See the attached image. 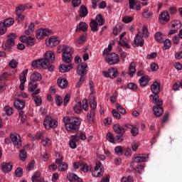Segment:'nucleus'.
Listing matches in <instances>:
<instances>
[{
    "label": "nucleus",
    "mask_w": 182,
    "mask_h": 182,
    "mask_svg": "<svg viewBox=\"0 0 182 182\" xmlns=\"http://www.w3.org/2000/svg\"><path fill=\"white\" fill-rule=\"evenodd\" d=\"M57 84L60 88L66 89L68 85V82L66 79L60 77L58 79Z\"/></svg>",
    "instance_id": "obj_22"
},
{
    "label": "nucleus",
    "mask_w": 182,
    "mask_h": 182,
    "mask_svg": "<svg viewBox=\"0 0 182 182\" xmlns=\"http://www.w3.org/2000/svg\"><path fill=\"white\" fill-rule=\"evenodd\" d=\"M47 64H49L50 61H54L55 60V55L52 51H47L44 55L43 59Z\"/></svg>",
    "instance_id": "obj_18"
},
{
    "label": "nucleus",
    "mask_w": 182,
    "mask_h": 182,
    "mask_svg": "<svg viewBox=\"0 0 182 182\" xmlns=\"http://www.w3.org/2000/svg\"><path fill=\"white\" fill-rule=\"evenodd\" d=\"M32 97L36 105L37 106H41V105L42 104L41 97L40 95H38V96H33Z\"/></svg>",
    "instance_id": "obj_43"
},
{
    "label": "nucleus",
    "mask_w": 182,
    "mask_h": 182,
    "mask_svg": "<svg viewBox=\"0 0 182 182\" xmlns=\"http://www.w3.org/2000/svg\"><path fill=\"white\" fill-rule=\"evenodd\" d=\"M119 74L118 70L117 68H109L107 72L104 71L103 75L105 77H109L111 79H115L117 77V75Z\"/></svg>",
    "instance_id": "obj_9"
},
{
    "label": "nucleus",
    "mask_w": 182,
    "mask_h": 182,
    "mask_svg": "<svg viewBox=\"0 0 182 182\" xmlns=\"http://www.w3.org/2000/svg\"><path fill=\"white\" fill-rule=\"evenodd\" d=\"M82 109H83L85 112L88 111L89 106L87 103V99H84L82 104Z\"/></svg>",
    "instance_id": "obj_51"
},
{
    "label": "nucleus",
    "mask_w": 182,
    "mask_h": 182,
    "mask_svg": "<svg viewBox=\"0 0 182 182\" xmlns=\"http://www.w3.org/2000/svg\"><path fill=\"white\" fill-rule=\"evenodd\" d=\"M85 41H86V38H85V36L84 35H81L80 36V38L77 39V43L79 45H82V44H84Z\"/></svg>",
    "instance_id": "obj_57"
},
{
    "label": "nucleus",
    "mask_w": 182,
    "mask_h": 182,
    "mask_svg": "<svg viewBox=\"0 0 182 182\" xmlns=\"http://www.w3.org/2000/svg\"><path fill=\"white\" fill-rule=\"evenodd\" d=\"M106 62L109 65H115L119 62V56L115 53H111L107 54V57L105 58Z\"/></svg>",
    "instance_id": "obj_7"
},
{
    "label": "nucleus",
    "mask_w": 182,
    "mask_h": 182,
    "mask_svg": "<svg viewBox=\"0 0 182 182\" xmlns=\"http://www.w3.org/2000/svg\"><path fill=\"white\" fill-rule=\"evenodd\" d=\"M153 102L154 105H156L153 107V111H154V114L157 117H161V115L164 112V109L161 107V105H163V102L161 100H159V99H157L156 101H154V100H153Z\"/></svg>",
    "instance_id": "obj_6"
},
{
    "label": "nucleus",
    "mask_w": 182,
    "mask_h": 182,
    "mask_svg": "<svg viewBox=\"0 0 182 182\" xmlns=\"http://www.w3.org/2000/svg\"><path fill=\"white\" fill-rule=\"evenodd\" d=\"M60 43V40L58 39V37L55 36H50L48 41H46V45L48 47L50 48H53L57 46Z\"/></svg>",
    "instance_id": "obj_13"
},
{
    "label": "nucleus",
    "mask_w": 182,
    "mask_h": 182,
    "mask_svg": "<svg viewBox=\"0 0 182 182\" xmlns=\"http://www.w3.org/2000/svg\"><path fill=\"white\" fill-rule=\"evenodd\" d=\"M154 38L158 43H163L164 41V36L161 32H157L154 36Z\"/></svg>",
    "instance_id": "obj_32"
},
{
    "label": "nucleus",
    "mask_w": 182,
    "mask_h": 182,
    "mask_svg": "<svg viewBox=\"0 0 182 182\" xmlns=\"http://www.w3.org/2000/svg\"><path fill=\"white\" fill-rule=\"evenodd\" d=\"M112 116L117 119H119L121 117L120 114L117 111V109L112 110Z\"/></svg>",
    "instance_id": "obj_63"
},
{
    "label": "nucleus",
    "mask_w": 182,
    "mask_h": 182,
    "mask_svg": "<svg viewBox=\"0 0 182 182\" xmlns=\"http://www.w3.org/2000/svg\"><path fill=\"white\" fill-rule=\"evenodd\" d=\"M43 135V133L42 132H38L35 136H33L31 134H28V136L30 138H32L33 141H36V139L39 140L41 139L42 136Z\"/></svg>",
    "instance_id": "obj_37"
},
{
    "label": "nucleus",
    "mask_w": 182,
    "mask_h": 182,
    "mask_svg": "<svg viewBox=\"0 0 182 182\" xmlns=\"http://www.w3.org/2000/svg\"><path fill=\"white\" fill-rule=\"evenodd\" d=\"M65 124V127L68 132H75L79 129V126L81 124V119L75 117L65 116L63 119Z\"/></svg>",
    "instance_id": "obj_1"
},
{
    "label": "nucleus",
    "mask_w": 182,
    "mask_h": 182,
    "mask_svg": "<svg viewBox=\"0 0 182 182\" xmlns=\"http://www.w3.org/2000/svg\"><path fill=\"white\" fill-rule=\"evenodd\" d=\"M13 168V164L11 162H2L1 169L4 173H8L11 171Z\"/></svg>",
    "instance_id": "obj_16"
},
{
    "label": "nucleus",
    "mask_w": 182,
    "mask_h": 182,
    "mask_svg": "<svg viewBox=\"0 0 182 182\" xmlns=\"http://www.w3.org/2000/svg\"><path fill=\"white\" fill-rule=\"evenodd\" d=\"M14 23V20L12 18H6L4 22L1 23V27L5 26L6 28H9Z\"/></svg>",
    "instance_id": "obj_26"
},
{
    "label": "nucleus",
    "mask_w": 182,
    "mask_h": 182,
    "mask_svg": "<svg viewBox=\"0 0 182 182\" xmlns=\"http://www.w3.org/2000/svg\"><path fill=\"white\" fill-rule=\"evenodd\" d=\"M144 45V40L143 39L141 32H139L135 36V39L134 41V46L136 47H143Z\"/></svg>",
    "instance_id": "obj_10"
},
{
    "label": "nucleus",
    "mask_w": 182,
    "mask_h": 182,
    "mask_svg": "<svg viewBox=\"0 0 182 182\" xmlns=\"http://www.w3.org/2000/svg\"><path fill=\"white\" fill-rule=\"evenodd\" d=\"M82 110V102H79L74 107V111L77 114L81 113Z\"/></svg>",
    "instance_id": "obj_41"
},
{
    "label": "nucleus",
    "mask_w": 182,
    "mask_h": 182,
    "mask_svg": "<svg viewBox=\"0 0 182 182\" xmlns=\"http://www.w3.org/2000/svg\"><path fill=\"white\" fill-rule=\"evenodd\" d=\"M106 138L109 142H111V143L114 142L115 138L113 136V135L111 132H108L107 134Z\"/></svg>",
    "instance_id": "obj_53"
},
{
    "label": "nucleus",
    "mask_w": 182,
    "mask_h": 182,
    "mask_svg": "<svg viewBox=\"0 0 182 182\" xmlns=\"http://www.w3.org/2000/svg\"><path fill=\"white\" fill-rule=\"evenodd\" d=\"M40 176H41L40 171H36V173H34L32 177V182H41V181L40 180Z\"/></svg>",
    "instance_id": "obj_39"
},
{
    "label": "nucleus",
    "mask_w": 182,
    "mask_h": 182,
    "mask_svg": "<svg viewBox=\"0 0 182 182\" xmlns=\"http://www.w3.org/2000/svg\"><path fill=\"white\" fill-rule=\"evenodd\" d=\"M26 105L25 101L21 99H16L14 102V107L16 109L21 110Z\"/></svg>",
    "instance_id": "obj_21"
},
{
    "label": "nucleus",
    "mask_w": 182,
    "mask_h": 182,
    "mask_svg": "<svg viewBox=\"0 0 182 182\" xmlns=\"http://www.w3.org/2000/svg\"><path fill=\"white\" fill-rule=\"evenodd\" d=\"M80 75V77L77 85V87H80L82 86V84L85 81V75Z\"/></svg>",
    "instance_id": "obj_52"
},
{
    "label": "nucleus",
    "mask_w": 182,
    "mask_h": 182,
    "mask_svg": "<svg viewBox=\"0 0 182 182\" xmlns=\"http://www.w3.org/2000/svg\"><path fill=\"white\" fill-rule=\"evenodd\" d=\"M164 45L165 50L169 49L171 47V40L166 39V40L164 41Z\"/></svg>",
    "instance_id": "obj_48"
},
{
    "label": "nucleus",
    "mask_w": 182,
    "mask_h": 182,
    "mask_svg": "<svg viewBox=\"0 0 182 182\" xmlns=\"http://www.w3.org/2000/svg\"><path fill=\"white\" fill-rule=\"evenodd\" d=\"M146 158L145 156L139 155L134 158V161L135 163H142L146 162Z\"/></svg>",
    "instance_id": "obj_36"
},
{
    "label": "nucleus",
    "mask_w": 182,
    "mask_h": 182,
    "mask_svg": "<svg viewBox=\"0 0 182 182\" xmlns=\"http://www.w3.org/2000/svg\"><path fill=\"white\" fill-rule=\"evenodd\" d=\"M16 38V35L15 33H10L7 36V41L6 42V47L11 50V48L14 46L15 39Z\"/></svg>",
    "instance_id": "obj_11"
},
{
    "label": "nucleus",
    "mask_w": 182,
    "mask_h": 182,
    "mask_svg": "<svg viewBox=\"0 0 182 182\" xmlns=\"http://www.w3.org/2000/svg\"><path fill=\"white\" fill-rule=\"evenodd\" d=\"M122 182H134V177L128 176L127 177H122Z\"/></svg>",
    "instance_id": "obj_54"
},
{
    "label": "nucleus",
    "mask_w": 182,
    "mask_h": 182,
    "mask_svg": "<svg viewBox=\"0 0 182 182\" xmlns=\"http://www.w3.org/2000/svg\"><path fill=\"white\" fill-rule=\"evenodd\" d=\"M43 125L47 130H49L51 128L53 129L56 128L58 125V122L56 121L55 119H53L49 115H47L45 117Z\"/></svg>",
    "instance_id": "obj_4"
},
{
    "label": "nucleus",
    "mask_w": 182,
    "mask_h": 182,
    "mask_svg": "<svg viewBox=\"0 0 182 182\" xmlns=\"http://www.w3.org/2000/svg\"><path fill=\"white\" fill-rule=\"evenodd\" d=\"M149 82V80L147 75L143 76L139 80V84L142 87H146V85Z\"/></svg>",
    "instance_id": "obj_31"
},
{
    "label": "nucleus",
    "mask_w": 182,
    "mask_h": 182,
    "mask_svg": "<svg viewBox=\"0 0 182 182\" xmlns=\"http://www.w3.org/2000/svg\"><path fill=\"white\" fill-rule=\"evenodd\" d=\"M50 143H51V141H50V139H48L47 137L43 139V140L41 141V144L43 146H50Z\"/></svg>",
    "instance_id": "obj_47"
},
{
    "label": "nucleus",
    "mask_w": 182,
    "mask_h": 182,
    "mask_svg": "<svg viewBox=\"0 0 182 182\" xmlns=\"http://www.w3.org/2000/svg\"><path fill=\"white\" fill-rule=\"evenodd\" d=\"M72 69H73L72 64H68V65L61 64L60 67L59 68L60 72L63 73H67Z\"/></svg>",
    "instance_id": "obj_23"
},
{
    "label": "nucleus",
    "mask_w": 182,
    "mask_h": 182,
    "mask_svg": "<svg viewBox=\"0 0 182 182\" xmlns=\"http://www.w3.org/2000/svg\"><path fill=\"white\" fill-rule=\"evenodd\" d=\"M55 164L58 165V169L60 171H65L68 169V164L63 161V158H59L55 160Z\"/></svg>",
    "instance_id": "obj_15"
},
{
    "label": "nucleus",
    "mask_w": 182,
    "mask_h": 182,
    "mask_svg": "<svg viewBox=\"0 0 182 182\" xmlns=\"http://www.w3.org/2000/svg\"><path fill=\"white\" fill-rule=\"evenodd\" d=\"M136 70V66H135V63L132 62L129 66V75L131 77H133L134 75L135 74Z\"/></svg>",
    "instance_id": "obj_35"
},
{
    "label": "nucleus",
    "mask_w": 182,
    "mask_h": 182,
    "mask_svg": "<svg viewBox=\"0 0 182 182\" xmlns=\"http://www.w3.org/2000/svg\"><path fill=\"white\" fill-rule=\"evenodd\" d=\"M72 55L69 50V49L63 53V61L65 63H70L72 61Z\"/></svg>",
    "instance_id": "obj_17"
},
{
    "label": "nucleus",
    "mask_w": 182,
    "mask_h": 182,
    "mask_svg": "<svg viewBox=\"0 0 182 182\" xmlns=\"http://www.w3.org/2000/svg\"><path fill=\"white\" fill-rule=\"evenodd\" d=\"M159 20L164 22H168L170 20V15L167 11H164L161 13V14L159 16Z\"/></svg>",
    "instance_id": "obj_27"
},
{
    "label": "nucleus",
    "mask_w": 182,
    "mask_h": 182,
    "mask_svg": "<svg viewBox=\"0 0 182 182\" xmlns=\"http://www.w3.org/2000/svg\"><path fill=\"white\" fill-rule=\"evenodd\" d=\"M4 112L7 114L8 116H11L13 114V108L9 106L4 107Z\"/></svg>",
    "instance_id": "obj_55"
},
{
    "label": "nucleus",
    "mask_w": 182,
    "mask_h": 182,
    "mask_svg": "<svg viewBox=\"0 0 182 182\" xmlns=\"http://www.w3.org/2000/svg\"><path fill=\"white\" fill-rule=\"evenodd\" d=\"M115 153L118 156H122L124 154V148L121 146H117L114 149Z\"/></svg>",
    "instance_id": "obj_45"
},
{
    "label": "nucleus",
    "mask_w": 182,
    "mask_h": 182,
    "mask_svg": "<svg viewBox=\"0 0 182 182\" xmlns=\"http://www.w3.org/2000/svg\"><path fill=\"white\" fill-rule=\"evenodd\" d=\"M99 169H100V171L97 172V177H101L103 175V172L102 171V163L100 161H97L96 163V166H95L94 173H95V172L99 171Z\"/></svg>",
    "instance_id": "obj_29"
},
{
    "label": "nucleus",
    "mask_w": 182,
    "mask_h": 182,
    "mask_svg": "<svg viewBox=\"0 0 182 182\" xmlns=\"http://www.w3.org/2000/svg\"><path fill=\"white\" fill-rule=\"evenodd\" d=\"M133 21V18L131 17V16H124L123 18H122V22L126 23V24H128L131 22H132Z\"/></svg>",
    "instance_id": "obj_56"
},
{
    "label": "nucleus",
    "mask_w": 182,
    "mask_h": 182,
    "mask_svg": "<svg viewBox=\"0 0 182 182\" xmlns=\"http://www.w3.org/2000/svg\"><path fill=\"white\" fill-rule=\"evenodd\" d=\"M47 66V62L43 58H40L37 60H34L32 62V67L38 68L40 67L45 68Z\"/></svg>",
    "instance_id": "obj_14"
},
{
    "label": "nucleus",
    "mask_w": 182,
    "mask_h": 182,
    "mask_svg": "<svg viewBox=\"0 0 182 182\" xmlns=\"http://www.w3.org/2000/svg\"><path fill=\"white\" fill-rule=\"evenodd\" d=\"M97 102L93 97L91 99L90 110L87 113V122L89 124L92 125L95 123V114H96Z\"/></svg>",
    "instance_id": "obj_3"
},
{
    "label": "nucleus",
    "mask_w": 182,
    "mask_h": 182,
    "mask_svg": "<svg viewBox=\"0 0 182 182\" xmlns=\"http://www.w3.org/2000/svg\"><path fill=\"white\" fill-rule=\"evenodd\" d=\"M113 129L116 134H124L128 129H130L133 136H136L139 134V129L129 124H124L122 126L119 124H116Z\"/></svg>",
    "instance_id": "obj_2"
},
{
    "label": "nucleus",
    "mask_w": 182,
    "mask_h": 182,
    "mask_svg": "<svg viewBox=\"0 0 182 182\" xmlns=\"http://www.w3.org/2000/svg\"><path fill=\"white\" fill-rule=\"evenodd\" d=\"M153 15V13L150 11L149 9H145L144 12L143 13V16L145 18H149Z\"/></svg>",
    "instance_id": "obj_49"
},
{
    "label": "nucleus",
    "mask_w": 182,
    "mask_h": 182,
    "mask_svg": "<svg viewBox=\"0 0 182 182\" xmlns=\"http://www.w3.org/2000/svg\"><path fill=\"white\" fill-rule=\"evenodd\" d=\"M98 26L99 24L97 23V21L93 19L91 21L90 23V26L92 32H97L98 31Z\"/></svg>",
    "instance_id": "obj_30"
},
{
    "label": "nucleus",
    "mask_w": 182,
    "mask_h": 182,
    "mask_svg": "<svg viewBox=\"0 0 182 182\" xmlns=\"http://www.w3.org/2000/svg\"><path fill=\"white\" fill-rule=\"evenodd\" d=\"M87 68V65L86 63H82L80 66H78L77 72L79 75H86L87 70L86 68Z\"/></svg>",
    "instance_id": "obj_20"
},
{
    "label": "nucleus",
    "mask_w": 182,
    "mask_h": 182,
    "mask_svg": "<svg viewBox=\"0 0 182 182\" xmlns=\"http://www.w3.org/2000/svg\"><path fill=\"white\" fill-rule=\"evenodd\" d=\"M96 21H97V23L99 24V26H102L105 23V20L101 14L97 15Z\"/></svg>",
    "instance_id": "obj_42"
},
{
    "label": "nucleus",
    "mask_w": 182,
    "mask_h": 182,
    "mask_svg": "<svg viewBox=\"0 0 182 182\" xmlns=\"http://www.w3.org/2000/svg\"><path fill=\"white\" fill-rule=\"evenodd\" d=\"M88 14L87 8L85 5H82L80 8V16L85 18Z\"/></svg>",
    "instance_id": "obj_28"
},
{
    "label": "nucleus",
    "mask_w": 182,
    "mask_h": 182,
    "mask_svg": "<svg viewBox=\"0 0 182 182\" xmlns=\"http://www.w3.org/2000/svg\"><path fill=\"white\" fill-rule=\"evenodd\" d=\"M19 157L22 161H25L27 158L26 151L25 149H21L20 151Z\"/></svg>",
    "instance_id": "obj_44"
},
{
    "label": "nucleus",
    "mask_w": 182,
    "mask_h": 182,
    "mask_svg": "<svg viewBox=\"0 0 182 182\" xmlns=\"http://www.w3.org/2000/svg\"><path fill=\"white\" fill-rule=\"evenodd\" d=\"M26 8V6H25L23 5L18 6L16 9V15L22 14V13L24 12Z\"/></svg>",
    "instance_id": "obj_40"
},
{
    "label": "nucleus",
    "mask_w": 182,
    "mask_h": 182,
    "mask_svg": "<svg viewBox=\"0 0 182 182\" xmlns=\"http://www.w3.org/2000/svg\"><path fill=\"white\" fill-rule=\"evenodd\" d=\"M77 136L79 137L80 139L84 141L86 139V134L83 132H77Z\"/></svg>",
    "instance_id": "obj_59"
},
{
    "label": "nucleus",
    "mask_w": 182,
    "mask_h": 182,
    "mask_svg": "<svg viewBox=\"0 0 182 182\" xmlns=\"http://www.w3.org/2000/svg\"><path fill=\"white\" fill-rule=\"evenodd\" d=\"M69 146L72 149H75L77 148L76 141H73V139H70Z\"/></svg>",
    "instance_id": "obj_64"
},
{
    "label": "nucleus",
    "mask_w": 182,
    "mask_h": 182,
    "mask_svg": "<svg viewBox=\"0 0 182 182\" xmlns=\"http://www.w3.org/2000/svg\"><path fill=\"white\" fill-rule=\"evenodd\" d=\"M35 30V25L33 23H31L29 26L28 29L25 31V34L26 36H29L31 33H33Z\"/></svg>",
    "instance_id": "obj_38"
},
{
    "label": "nucleus",
    "mask_w": 182,
    "mask_h": 182,
    "mask_svg": "<svg viewBox=\"0 0 182 182\" xmlns=\"http://www.w3.org/2000/svg\"><path fill=\"white\" fill-rule=\"evenodd\" d=\"M117 109H118V111L122 114H126V109L124 108H123L119 103H117L116 105Z\"/></svg>",
    "instance_id": "obj_58"
},
{
    "label": "nucleus",
    "mask_w": 182,
    "mask_h": 182,
    "mask_svg": "<svg viewBox=\"0 0 182 182\" xmlns=\"http://www.w3.org/2000/svg\"><path fill=\"white\" fill-rule=\"evenodd\" d=\"M67 178L70 182H82L81 178L73 173L67 175Z\"/></svg>",
    "instance_id": "obj_19"
},
{
    "label": "nucleus",
    "mask_w": 182,
    "mask_h": 182,
    "mask_svg": "<svg viewBox=\"0 0 182 182\" xmlns=\"http://www.w3.org/2000/svg\"><path fill=\"white\" fill-rule=\"evenodd\" d=\"M55 102L57 104L58 106H61L63 104V98L61 97V96L56 95H55Z\"/></svg>",
    "instance_id": "obj_50"
},
{
    "label": "nucleus",
    "mask_w": 182,
    "mask_h": 182,
    "mask_svg": "<svg viewBox=\"0 0 182 182\" xmlns=\"http://www.w3.org/2000/svg\"><path fill=\"white\" fill-rule=\"evenodd\" d=\"M68 50H69L68 46H67L65 45H60L58 47L57 53L59 54L62 53H65V51H68Z\"/></svg>",
    "instance_id": "obj_34"
},
{
    "label": "nucleus",
    "mask_w": 182,
    "mask_h": 182,
    "mask_svg": "<svg viewBox=\"0 0 182 182\" xmlns=\"http://www.w3.org/2000/svg\"><path fill=\"white\" fill-rule=\"evenodd\" d=\"M161 83L160 82L155 81L154 83L151 85V90L154 95H151V97H153V100H154V102H156L157 100H159V94L161 92Z\"/></svg>",
    "instance_id": "obj_5"
},
{
    "label": "nucleus",
    "mask_w": 182,
    "mask_h": 182,
    "mask_svg": "<svg viewBox=\"0 0 182 182\" xmlns=\"http://www.w3.org/2000/svg\"><path fill=\"white\" fill-rule=\"evenodd\" d=\"M88 26L85 22H80L79 25L77 26L76 32L83 31L86 32L87 31Z\"/></svg>",
    "instance_id": "obj_24"
},
{
    "label": "nucleus",
    "mask_w": 182,
    "mask_h": 182,
    "mask_svg": "<svg viewBox=\"0 0 182 182\" xmlns=\"http://www.w3.org/2000/svg\"><path fill=\"white\" fill-rule=\"evenodd\" d=\"M52 31L48 28L38 29L36 32V38L38 40H43V38L51 35Z\"/></svg>",
    "instance_id": "obj_8"
},
{
    "label": "nucleus",
    "mask_w": 182,
    "mask_h": 182,
    "mask_svg": "<svg viewBox=\"0 0 182 182\" xmlns=\"http://www.w3.org/2000/svg\"><path fill=\"white\" fill-rule=\"evenodd\" d=\"M15 175L16 177H21L23 176V169L21 168H18L15 171Z\"/></svg>",
    "instance_id": "obj_60"
},
{
    "label": "nucleus",
    "mask_w": 182,
    "mask_h": 182,
    "mask_svg": "<svg viewBox=\"0 0 182 182\" xmlns=\"http://www.w3.org/2000/svg\"><path fill=\"white\" fill-rule=\"evenodd\" d=\"M129 4L130 10H134V6H136V0H129Z\"/></svg>",
    "instance_id": "obj_62"
},
{
    "label": "nucleus",
    "mask_w": 182,
    "mask_h": 182,
    "mask_svg": "<svg viewBox=\"0 0 182 182\" xmlns=\"http://www.w3.org/2000/svg\"><path fill=\"white\" fill-rule=\"evenodd\" d=\"M11 140L15 147L18 149L21 146V140L19 135H16L14 134H10Z\"/></svg>",
    "instance_id": "obj_12"
},
{
    "label": "nucleus",
    "mask_w": 182,
    "mask_h": 182,
    "mask_svg": "<svg viewBox=\"0 0 182 182\" xmlns=\"http://www.w3.org/2000/svg\"><path fill=\"white\" fill-rule=\"evenodd\" d=\"M171 27L173 29L179 30L182 27L181 22L180 21H173L171 22Z\"/></svg>",
    "instance_id": "obj_33"
},
{
    "label": "nucleus",
    "mask_w": 182,
    "mask_h": 182,
    "mask_svg": "<svg viewBox=\"0 0 182 182\" xmlns=\"http://www.w3.org/2000/svg\"><path fill=\"white\" fill-rule=\"evenodd\" d=\"M42 79V75L38 72H34L31 76V82L34 83L36 81H41Z\"/></svg>",
    "instance_id": "obj_25"
},
{
    "label": "nucleus",
    "mask_w": 182,
    "mask_h": 182,
    "mask_svg": "<svg viewBox=\"0 0 182 182\" xmlns=\"http://www.w3.org/2000/svg\"><path fill=\"white\" fill-rule=\"evenodd\" d=\"M26 45L28 46H33L35 45V38L28 36L27 38Z\"/></svg>",
    "instance_id": "obj_46"
},
{
    "label": "nucleus",
    "mask_w": 182,
    "mask_h": 182,
    "mask_svg": "<svg viewBox=\"0 0 182 182\" xmlns=\"http://www.w3.org/2000/svg\"><path fill=\"white\" fill-rule=\"evenodd\" d=\"M143 36L145 38H147L149 36V33L148 32V29L145 26H143Z\"/></svg>",
    "instance_id": "obj_61"
}]
</instances>
